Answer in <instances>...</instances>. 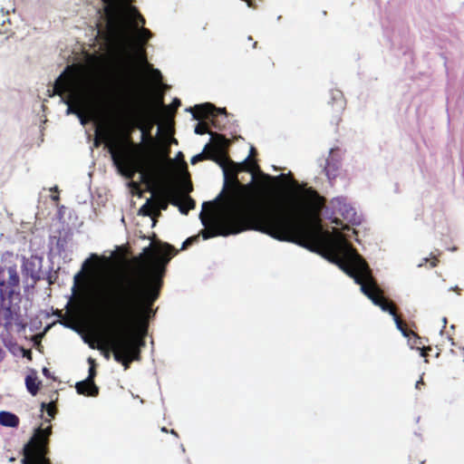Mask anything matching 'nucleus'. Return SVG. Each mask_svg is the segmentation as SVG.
Wrapping results in <instances>:
<instances>
[{
	"label": "nucleus",
	"instance_id": "obj_11",
	"mask_svg": "<svg viewBox=\"0 0 464 464\" xmlns=\"http://www.w3.org/2000/svg\"><path fill=\"white\" fill-rule=\"evenodd\" d=\"M152 37V33L144 26L137 29L135 38V56L142 63H147V53L145 44Z\"/></svg>",
	"mask_w": 464,
	"mask_h": 464
},
{
	"label": "nucleus",
	"instance_id": "obj_32",
	"mask_svg": "<svg viewBox=\"0 0 464 464\" xmlns=\"http://www.w3.org/2000/svg\"><path fill=\"white\" fill-rule=\"evenodd\" d=\"M43 374H44L45 377H47V378H51V372H50L49 369H48V368H46V367H44V368H43Z\"/></svg>",
	"mask_w": 464,
	"mask_h": 464
},
{
	"label": "nucleus",
	"instance_id": "obj_3",
	"mask_svg": "<svg viewBox=\"0 0 464 464\" xmlns=\"http://www.w3.org/2000/svg\"><path fill=\"white\" fill-rule=\"evenodd\" d=\"M320 210L303 218L294 228L293 238L286 241L312 251L324 252L331 261L337 264L345 274L361 285L362 292L374 304L394 316L397 314L395 304L383 295L362 256L343 238L341 233L338 232V237L334 238L328 231H323L319 218Z\"/></svg>",
	"mask_w": 464,
	"mask_h": 464
},
{
	"label": "nucleus",
	"instance_id": "obj_19",
	"mask_svg": "<svg viewBox=\"0 0 464 464\" xmlns=\"http://www.w3.org/2000/svg\"><path fill=\"white\" fill-rule=\"evenodd\" d=\"M76 391L79 394L90 397H96L99 394V387L95 382H90L85 386L80 387V382L75 385Z\"/></svg>",
	"mask_w": 464,
	"mask_h": 464
},
{
	"label": "nucleus",
	"instance_id": "obj_31",
	"mask_svg": "<svg viewBox=\"0 0 464 464\" xmlns=\"http://www.w3.org/2000/svg\"><path fill=\"white\" fill-rule=\"evenodd\" d=\"M438 263H439V259H438V257L433 256V257L431 258V260H430V266L431 267H435V266H437Z\"/></svg>",
	"mask_w": 464,
	"mask_h": 464
},
{
	"label": "nucleus",
	"instance_id": "obj_7",
	"mask_svg": "<svg viewBox=\"0 0 464 464\" xmlns=\"http://www.w3.org/2000/svg\"><path fill=\"white\" fill-rule=\"evenodd\" d=\"M52 425L37 428L24 448L23 464H50L47 458Z\"/></svg>",
	"mask_w": 464,
	"mask_h": 464
},
{
	"label": "nucleus",
	"instance_id": "obj_29",
	"mask_svg": "<svg viewBox=\"0 0 464 464\" xmlns=\"http://www.w3.org/2000/svg\"><path fill=\"white\" fill-rule=\"evenodd\" d=\"M181 105V102L179 99L178 98H175L172 102V103L170 104V107L171 109H173L174 111H176L179 106Z\"/></svg>",
	"mask_w": 464,
	"mask_h": 464
},
{
	"label": "nucleus",
	"instance_id": "obj_2",
	"mask_svg": "<svg viewBox=\"0 0 464 464\" xmlns=\"http://www.w3.org/2000/svg\"><path fill=\"white\" fill-rule=\"evenodd\" d=\"M176 254L175 247L168 243H160L153 249L145 247L136 258L140 264V274L123 277L111 298L101 303V311L111 329L105 343L125 370L132 362L140 360L149 317L160 295L167 265Z\"/></svg>",
	"mask_w": 464,
	"mask_h": 464
},
{
	"label": "nucleus",
	"instance_id": "obj_17",
	"mask_svg": "<svg viewBox=\"0 0 464 464\" xmlns=\"http://www.w3.org/2000/svg\"><path fill=\"white\" fill-rule=\"evenodd\" d=\"M41 384L42 382L38 380L36 372L34 371L25 377L26 389L33 396H35L38 393Z\"/></svg>",
	"mask_w": 464,
	"mask_h": 464
},
{
	"label": "nucleus",
	"instance_id": "obj_1",
	"mask_svg": "<svg viewBox=\"0 0 464 464\" xmlns=\"http://www.w3.org/2000/svg\"><path fill=\"white\" fill-rule=\"evenodd\" d=\"M229 140L222 134L212 135L201 153L191 158V164L209 160L218 164L224 172L225 189L228 207L218 217L209 218L201 211L199 218L205 227L200 235L206 239L227 237L246 230H256L279 241L293 238L294 228L303 218L322 209L324 198L313 188H305L301 200L296 203L264 206L256 201L252 183L242 184L237 174L240 171L254 172L259 167L256 160L246 159L237 164L231 160L227 149Z\"/></svg>",
	"mask_w": 464,
	"mask_h": 464
},
{
	"label": "nucleus",
	"instance_id": "obj_35",
	"mask_svg": "<svg viewBox=\"0 0 464 464\" xmlns=\"http://www.w3.org/2000/svg\"><path fill=\"white\" fill-rule=\"evenodd\" d=\"M256 155V150L254 147H251L249 157H255Z\"/></svg>",
	"mask_w": 464,
	"mask_h": 464
},
{
	"label": "nucleus",
	"instance_id": "obj_4",
	"mask_svg": "<svg viewBox=\"0 0 464 464\" xmlns=\"http://www.w3.org/2000/svg\"><path fill=\"white\" fill-rule=\"evenodd\" d=\"M53 95H58L67 105V114L80 116L82 107L91 98L83 88V68L69 65L55 80Z\"/></svg>",
	"mask_w": 464,
	"mask_h": 464
},
{
	"label": "nucleus",
	"instance_id": "obj_18",
	"mask_svg": "<svg viewBox=\"0 0 464 464\" xmlns=\"http://www.w3.org/2000/svg\"><path fill=\"white\" fill-rule=\"evenodd\" d=\"M19 422V418L15 414L5 411H0V425L5 427L16 428L18 427Z\"/></svg>",
	"mask_w": 464,
	"mask_h": 464
},
{
	"label": "nucleus",
	"instance_id": "obj_15",
	"mask_svg": "<svg viewBox=\"0 0 464 464\" xmlns=\"http://www.w3.org/2000/svg\"><path fill=\"white\" fill-rule=\"evenodd\" d=\"M131 83H133V82L131 81ZM131 93H134V90H135V94H137V98H138V111L139 112H141V106H142V103L144 101H148L150 102L151 104H154L155 106L157 107H160V106H163V96H160L159 99H157L156 101H152L151 99H150L143 92H137L138 89L135 87L134 88V85L131 84Z\"/></svg>",
	"mask_w": 464,
	"mask_h": 464
},
{
	"label": "nucleus",
	"instance_id": "obj_22",
	"mask_svg": "<svg viewBox=\"0 0 464 464\" xmlns=\"http://www.w3.org/2000/svg\"><path fill=\"white\" fill-rule=\"evenodd\" d=\"M89 362L91 363V366L89 369V375L86 380L80 382V387L85 386L86 384H89L90 382H94V378L97 374L94 360L92 358H89Z\"/></svg>",
	"mask_w": 464,
	"mask_h": 464
},
{
	"label": "nucleus",
	"instance_id": "obj_14",
	"mask_svg": "<svg viewBox=\"0 0 464 464\" xmlns=\"http://www.w3.org/2000/svg\"><path fill=\"white\" fill-rule=\"evenodd\" d=\"M393 319L395 321L397 328L401 332V334L405 337H410L411 335H412L414 337L413 343L415 345L422 344L421 338L419 335H417L412 330L409 329L407 324L397 314L393 316Z\"/></svg>",
	"mask_w": 464,
	"mask_h": 464
},
{
	"label": "nucleus",
	"instance_id": "obj_9",
	"mask_svg": "<svg viewBox=\"0 0 464 464\" xmlns=\"http://www.w3.org/2000/svg\"><path fill=\"white\" fill-rule=\"evenodd\" d=\"M188 111L192 113L193 118L195 120L209 118L213 127L219 130L221 129V127L220 124L218 123V116L219 114L227 115L226 108L218 109L212 103L209 102L196 105L194 106V108H189Z\"/></svg>",
	"mask_w": 464,
	"mask_h": 464
},
{
	"label": "nucleus",
	"instance_id": "obj_26",
	"mask_svg": "<svg viewBox=\"0 0 464 464\" xmlns=\"http://www.w3.org/2000/svg\"><path fill=\"white\" fill-rule=\"evenodd\" d=\"M169 188H169L166 190V197H167V198H169V197H168V190ZM169 202V199L167 200L166 198H159L157 200V206H155L156 209L159 208V209H161V210H166L168 208Z\"/></svg>",
	"mask_w": 464,
	"mask_h": 464
},
{
	"label": "nucleus",
	"instance_id": "obj_24",
	"mask_svg": "<svg viewBox=\"0 0 464 464\" xmlns=\"http://www.w3.org/2000/svg\"><path fill=\"white\" fill-rule=\"evenodd\" d=\"M195 133L199 134V135L209 133L211 136L217 134V133H213V132L209 131L208 123L204 122V121H199L196 125Z\"/></svg>",
	"mask_w": 464,
	"mask_h": 464
},
{
	"label": "nucleus",
	"instance_id": "obj_8",
	"mask_svg": "<svg viewBox=\"0 0 464 464\" xmlns=\"http://www.w3.org/2000/svg\"><path fill=\"white\" fill-rule=\"evenodd\" d=\"M185 175L186 179L180 186L181 192L184 194L183 199L180 198L178 189L174 187H170L168 190V197L171 205L178 207L181 214L188 215L189 210L196 208V201L188 195L193 190V185L188 171Z\"/></svg>",
	"mask_w": 464,
	"mask_h": 464
},
{
	"label": "nucleus",
	"instance_id": "obj_23",
	"mask_svg": "<svg viewBox=\"0 0 464 464\" xmlns=\"http://www.w3.org/2000/svg\"><path fill=\"white\" fill-rule=\"evenodd\" d=\"M156 211L155 205L151 204L150 200L146 202L140 208V213L143 216L150 217L152 216Z\"/></svg>",
	"mask_w": 464,
	"mask_h": 464
},
{
	"label": "nucleus",
	"instance_id": "obj_12",
	"mask_svg": "<svg viewBox=\"0 0 464 464\" xmlns=\"http://www.w3.org/2000/svg\"><path fill=\"white\" fill-rule=\"evenodd\" d=\"M143 118L148 119L150 121V126L147 130H142V140H149L150 142H153V138L151 137L150 131L152 128L153 122L157 120L158 117V107L154 104H151L148 101H144L141 106V112H139Z\"/></svg>",
	"mask_w": 464,
	"mask_h": 464
},
{
	"label": "nucleus",
	"instance_id": "obj_5",
	"mask_svg": "<svg viewBox=\"0 0 464 464\" xmlns=\"http://www.w3.org/2000/svg\"><path fill=\"white\" fill-rule=\"evenodd\" d=\"M96 133L103 139L113 164L122 176L132 179L137 172H140L141 178H146L147 174L143 169L142 162L137 156L140 145L135 144L130 136L122 140H116L107 130L101 133L99 129Z\"/></svg>",
	"mask_w": 464,
	"mask_h": 464
},
{
	"label": "nucleus",
	"instance_id": "obj_33",
	"mask_svg": "<svg viewBox=\"0 0 464 464\" xmlns=\"http://www.w3.org/2000/svg\"><path fill=\"white\" fill-rule=\"evenodd\" d=\"M5 351L0 347V362L5 359Z\"/></svg>",
	"mask_w": 464,
	"mask_h": 464
},
{
	"label": "nucleus",
	"instance_id": "obj_34",
	"mask_svg": "<svg viewBox=\"0 0 464 464\" xmlns=\"http://www.w3.org/2000/svg\"><path fill=\"white\" fill-rule=\"evenodd\" d=\"M24 355L25 357H27L29 360H31V359H32V353H31V351H30V350H24Z\"/></svg>",
	"mask_w": 464,
	"mask_h": 464
},
{
	"label": "nucleus",
	"instance_id": "obj_27",
	"mask_svg": "<svg viewBox=\"0 0 464 464\" xmlns=\"http://www.w3.org/2000/svg\"><path fill=\"white\" fill-rule=\"evenodd\" d=\"M199 235L188 237L182 244L181 249H186L188 246L198 242Z\"/></svg>",
	"mask_w": 464,
	"mask_h": 464
},
{
	"label": "nucleus",
	"instance_id": "obj_10",
	"mask_svg": "<svg viewBox=\"0 0 464 464\" xmlns=\"http://www.w3.org/2000/svg\"><path fill=\"white\" fill-rule=\"evenodd\" d=\"M346 101L343 94L339 90L331 92V101L328 102L325 112L328 114L331 121L338 124L341 121V115L343 112Z\"/></svg>",
	"mask_w": 464,
	"mask_h": 464
},
{
	"label": "nucleus",
	"instance_id": "obj_36",
	"mask_svg": "<svg viewBox=\"0 0 464 464\" xmlns=\"http://www.w3.org/2000/svg\"><path fill=\"white\" fill-rule=\"evenodd\" d=\"M420 384H424L422 378H420V380L416 382V389H420Z\"/></svg>",
	"mask_w": 464,
	"mask_h": 464
},
{
	"label": "nucleus",
	"instance_id": "obj_6",
	"mask_svg": "<svg viewBox=\"0 0 464 464\" xmlns=\"http://www.w3.org/2000/svg\"><path fill=\"white\" fill-rule=\"evenodd\" d=\"M7 279L0 278V326L10 330L20 320V307L13 302L21 301L20 276L15 267H8Z\"/></svg>",
	"mask_w": 464,
	"mask_h": 464
},
{
	"label": "nucleus",
	"instance_id": "obj_20",
	"mask_svg": "<svg viewBox=\"0 0 464 464\" xmlns=\"http://www.w3.org/2000/svg\"><path fill=\"white\" fill-rule=\"evenodd\" d=\"M105 5V13L109 17H116L119 14L117 0H102Z\"/></svg>",
	"mask_w": 464,
	"mask_h": 464
},
{
	"label": "nucleus",
	"instance_id": "obj_21",
	"mask_svg": "<svg viewBox=\"0 0 464 464\" xmlns=\"http://www.w3.org/2000/svg\"><path fill=\"white\" fill-rule=\"evenodd\" d=\"M130 12L131 13V15H133L135 18V21L132 23L133 27L135 29H138L140 24L142 27L146 23L143 15L138 11V9L135 6H130Z\"/></svg>",
	"mask_w": 464,
	"mask_h": 464
},
{
	"label": "nucleus",
	"instance_id": "obj_13",
	"mask_svg": "<svg viewBox=\"0 0 464 464\" xmlns=\"http://www.w3.org/2000/svg\"><path fill=\"white\" fill-rule=\"evenodd\" d=\"M96 113V108L92 98L91 97L82 107V114L77 116L82 125L91 121Z\"/></svg>",
	"mask_w": 464,
	"mask_h": 464
},
{
	"label": "nucleus",
	"instance_id": "obj_16",
	"mask_svg": "<svg viewBox=\"0 0 464 464\" xmlns=\"http://www.w3.org/2000/svg\"><path fill=\"white\" fill-rule=\"evenodd\" d=\"M262 177L264 178L265 180H266L269 183V185L273 184V185H276V186L285 185V179L288 177H290V181H291L292 185L293 186H297V181L295 180L292 178L291 173H288L287 175L286 174H280V175L276 176V177L270 176L268 174L262 173Z\"/></svg>",
	"mask_w": 464,
	"mask_h": 464
},
{
	"label": "nucleus",
	"instance_id": "obj_39",
	"mask_svg": "<svg viewBox=\"0 0 464 464\" xmlns=\"http://www.w3.org/2000/svg\"><path fill=\"white\" fill-rule=\"evenodd\" d=\"M210 204V202H204L203 203V208H205L207 205Z\"/></svg>",
	"mask_w": 464,
	"mask_h": 464
},
{
	"label": "nucleus",
	"instance_id": "obj_28",
	"mask_svg": "<svg viewBox=\"0 0 464 464\" xmlns=\"http://www.w3.org/2000/svg\"><path fill=\"white\" fill-rule=\"evenodd\" d=\"M418 349L420 351V355L425 358V361L428 362L427 357L429 355L428 352L431 351L430 346H422L421 348L418 346Z\"/></svg>",
	"mask_w": 464,
	"mask_h": 464
},
{
	"label": "nucleus",
	"instance_id": "obj_37",
	"mask_svg": "<svg viewBox=\"0 0 464 464\" xmlns=\"http://www.w3.org/2000/svg\"><path fill=\"white\" fill-rule=\"evenodd\" d=\"M130 186L133 188H136V189H139L140 186L138 183L134 182V181H131L130 182Z\"/></svg>",
	"mask_w": 464,
	"mask_h": 464
},
{
	"label": "nucleus",
	"instance_id": "obj_30",
	"mask_svg": "<svg viewBox=\"0 0 464 464\" xmlns=\"http://www.w3.org/2000/svg\"><path fill=\"white\" fill-rule=\"evenodd\" d=\"M152 72H153V74H154V76H155V78L157 80H159V81L161 80L162 76H161V73H160V72L159 70L154 69Z\"/></svg>",
	"mask_w": 464,
	"mask_h": 464
},
{
	"label": "nucleus",
	"instance_id": "obj_25",
	"mask_svg": "<svg viewBox=\"0 0 464 464\" xmlns=\"http://www.w3.org/2000/svg\"><path fill=\"white\" fill-rule=\"evenodd\" d=\"M44 409L46 410L48 416H50L51 418H54V416H55V414H56V412H57L56 405H55V403H54V402H53V401H52V402H49V403H44V402H43V403L41 404V410H42V411H43Z\"/></svg>",
	"mask_w": 464,
	"mask_h": 464
},
{
	"label": "nucleus",
	"instance_id": "obj_38",
	"mask_svg": "<svg viewBox=\"0 0 464 464\" xmlns=\"http://www.w3.org/2000/svg\"><path fill=\"white\" fill-rule=\"evenodd\" d=\"M53 200H58V199H59V196H54V197H53Z\"/></svg>",
	"mask_w": 464,
	"mask_h": 464
}]
</instances>
